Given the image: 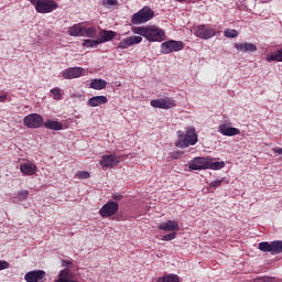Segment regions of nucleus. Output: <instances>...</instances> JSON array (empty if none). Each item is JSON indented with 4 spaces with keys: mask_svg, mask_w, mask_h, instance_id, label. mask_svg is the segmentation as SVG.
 <instances>
[{
    "mask_svg": "<svg viewBox=\"0 0 282 282\" xmlns=\"http://www.w3.org/2000/svg\"><path fill=\"white\" fill-rule=\"evenodd\" d=\"M221 184H224V180H216V181H213L209 186L210 188H217V186H221Z\"/></svg>",
    "mask_w": 282,
    "mask_h": 282,
    "instance_id": "35",
    "label": "nucleus"
},
{
    "mask_svg": "<svg viewBox=\"0 0 282 282\" xmlns=\"http://www.w3.org/2000/svg\"><path fill=\"white\" fill-rule=\"evenodd\" d=\"M120 209V205L117 202L109 200L100 209L99 215L104 218L113 217Z\"/></svg>",
    "mask_w": 282,
    "mask_h": 282,
    "instance_id": "8",
    "label": "nucleus"
},
{
    "mask_svg": "<svg viewBox=\"0 0 282 282\" xmlns=\"http://www.w3.org/2000/svg\"><path fill=\"white\" fill-rule=\"evenodd\" d=\"M97 45H100L99 40H84L83 47H96Z\"/></svg>",
    "mask_w": 282,
    "mask_h": 282,
    "instance_id": "30",
    "label": "nucleus"
},
{
    "mask_svg": "<svg viewBox=\"0 0 282 282\" xmlns=\"http://www.w3.org/2000/svg\"><path fill=\"white\" fill-rule=\"evenodd\" d=\"M234 47L237 52H242V54H250L257 52V46L250 42L235 43Z\"/></svg>",
    "mask_w": 282,
    "mask_h": 282,
    "instance_id": "16",
    "label": "nucleus"
},
{
    "mask_svg": "<svg viewBox=\"0 0 282 282\" xmlns=\"http://www.w3.org/2000/svg\"><path fill=\"white\" fill-rule=\"evenodd\" d=\"M132 32L143 36L150 43H162V41L166 40V33L158 25L133 26Z\"/></svg>",
    "mask_w": 282,
    "mask_h": 282,
    "instance_id": "1",
    "label": "nucleus"
},
{
    "mask_svg": "<svg viewBox=\"0 0 282 282\" xmlns=\"http://www.w3.org/2000/svg\"><path fill=\"white\" fill-rule=\"evenodd\" d=\"M69 36H85V26L82 23L74 24L68 30Z\"/></svg>",
    "mask_w": 282,
    "mask_h": 282,
    "instance_id": "22",
    "label": "nucleus"
},
{
    "mask_svg": "<svg viewBox=\"0 0 282 282\" xmlns=\"http://www.w3.org/2000/svg\"><path fill=\"white\" fill-rule=\"evenodd\" d=\"M31 6H34L39 14H50L54 10H58V3L54 0H28Z\"/></svg>",
    "mask_w": 282,
    "mask_h": 282,
    "instance_id": "3",
    "label": "nucleus"
},
{
    "mask_svg": "<svg viewBox=\"0 0 282 282\" xmlns=\"http://www.w3.org/2000/svg\"><path fill=\"white\" fill-rule=\"evenodd\" d=\"M171 158H173V160H180L182 158V152H172Z\"/></svg>",
    "mask_w": 282,
    "mask_h": 282,
    "instance_id": "38",
    "label": "nucleus"
},
{
    "mask_svg": "<svg viewBox=\"0 0 282 282\" xmlns=\"http://www.w3.org/2000/svg\"><path fill=\"white\" fill-rule=\"evenodd\" d=\"M109 102V99L107 96H94L88 99L87 105L88 107H100V105H107Z\"/></svg>",
    "mask_w": 282,
    "mask_h": 282,
    "instance_id": "19",
    "label": "nucleus"
},
{
    "mask_svg": "<svg viewBox=\"0 0 282 282\" xmlns=\"http://www.w3.org/2000/svg\"><path fill=\"white\" fill-rule=\"evenodd\" d=\"M259 250L261 252H270V254H281L282 252V241L274 240L271 242L263 241L258 245Z\"/></svg>",
    "mask_w": 282,
    "mask_h": 282,
    "instance_id": "5",
    "label": "nucleus"
},
{
    "mask_svg": "<svg viewBox=\"0 0 282 282\" xmlns=\"http://www.w3.org/2000/svg\"><path fill=\"white\" fill-rule=\"evenodd\" d=\"M107 87V80L105 79H91L90 82V89H96L97 91H100L102 89H106Z\"/></svg>",
    "mask_w": 282,
    "mask_h": 282,
    "instance_id": "25",
    "label": "nucleus"
},
{
    "mask_svg": "<svg viewBox=\"0 0 282 282\" xmlns=\"http://www.w3.org/2000/svg\"><path fill=\"white\" fill-rule=\"evenodd\" d=\"M85 75V69L82 67H69L62 72L63 78L66 80H72L74 78H80Z\"/></svg>",
    "mask_w": 282,
    "mask_h": 282,
    "instance_id": "12",
    "label": "nucleus"
},
{
    "mask_svg": "<svg viewBox=\"0 0 282 282\" xmlns=\"http://www.w3.org/2000/svg\"><path fill=\"white\" fill-rule=\"evenodd\" d=\"M175 1H177V3H184V1L186 0H175Z\"/></svg>",
    "mask_w": 282,
    "mask_h": 282,
    "instance_id": "45",
    "label": "nucleus"
},
{
    "mask_svg": "<svg viewBox=\"0 0 282 282\" xmlns=\"http://www.w3.org/2000/svg\"><path fill=\"white\" fill-rule=\"evenodd\" d=\"M118 164H120V158H118L116 154L104 155L100 160V166L102 169H111L113 166H118Z\"/></svg>",
    "mask_w": 282,
    "mask_h": 282,
    "instance_id": "14",
    "label": "nucleus"
},
{
    "mask_svg": "<svg viewBox=\"0 0 282 282\" xmlns=\"http://www.w3.org/2000/svg\"><path fill=\"white\" fill-rule=\"evenodd\" d=\"M28 195H30L28 189L21 191L18 193V196L14 197V202H25L28 199Z\"/></svg>",
    "mask_w": 282,
    "mask_h": 282,
    "instance_id": "29",
    "label": "nucleus"
},
{
    "mask_svg": "<svg viewBox=\"0 0 282 282\" xmlns=\"http://www.w3.org/2000/svg\"><path fill=\"white\" fill-rule=\"evenodd\" d=\"M67 265H74V263L72 261H69V260H63L62 267L63 268H67Z\"/></svg>",
    "mask_w": 282,
    "mask_h": 282,
    "instance_id": "39",
    "label": "nucleus"
},
{
    "mask_svg": "<svg viewBox=\"0 0 282 282\" xmlns=\"http://www.w3.org/2000/svg\"><path fill=\"white\" fill-rule=\"evenodd\" d=\"M26 282H45L47 281V273L43 270L29 271L24 275Z\"/></svg>",
    "mask_w": 282,
    "mask_h": 282,
    "instance_id": "11",
    "label": "nucleus"
},
{
    "mask_svg": "<svg viewBox=\"0 0 282 282\" xmlns=\"http://www.w3.org/2000/svg\"><path fill=\"white\" fill-rule=\"evenodd\" d=\"M142 41V36L140 35H132V36H128L122 39L119 42V50H128V47H131L133 45H140V42Z\"/></svg>",
    "mask_w": 282,
    "mask_h": 282,
    "instance_id": "13",
    "label": "nucleus"
},
{
    "mask_svg": "<svg viewBox=\"0 0 282 282\" xmlns=\"http://www.w3.org/2000/svg\"><path fill=\"white\" fill-rule=\"evenodd\" d=\"M156 282H180V276L177 274H167L158 278Z\"/></svg>",
    "mask_w": 282,
    "mask_h": 282,
    "instance_id": "26",
    "label": "nucleus"
},
{
    "mask_svg": "<svg viewBox=\"0 0 282 282\" xmlns=\"http://www.w3.org/2000/svg\"><path fill=\"white\" fill-rule=\"evenodd\" d=\"M208 158H195L191 163H189V169L192 171H206L208 169Z\"/></svg>",
    "mask_w": 282,
    "mask_h": 282,
    "instance_id": "15",
    "label": "nucleus"
},
{
    "mask_svg": "<svg viewBox=\"0 0 282 282\" xmlns=\"http://www.w3.org/2000/svg\"><path fill=\"white\" fill-rule=\"evenodd\" d=\"M8 268H10V263L6 260H0V271L8 270Z\"/></svg>",
    "mask_w": 282,
    "mask_h": 282,
    "instance_id": "36",
    "label": "nucleus"
},
{
    "mask_svg": "<svg viewBox=\"0 0 282 282\" xmlns=\"http://www.w3.org/2000/svg\"><path fill=\"white\" fill-rule=\"evenodd\" d=\"M43 122V116L39 113H30L23 119V124L28 127V129H41Z\"/></svg>",
    "mask_w": 282,
    "mask_h": 282,
    "instance_id": "7",
    "label": "nucleus"
},
{
    "mask_svg": "<svg viewBox=\"0 0 282 282\" xmlns=\"http://www.w3.org/2000/svg\"><path fill=\"white\" fill-rule=\"evenodd\" d=\"M194 34L197 39H203L204 41H208V39H213L217 34V31L214 28L207 26L205 24H199L194 29Z\"/></svg>",
    "mask_w": 282,
    "mask_h": 282,
    "instance_id": "6",
    "label": "nucleus"
},
{
    "mask_svg": "<svg viewBox=\"0 0 282 282\" xmlns=\"http://www.w3.org/2000/svg\"><path fill=\"white\" fill-rule=\"evenodd\" d=\"M273 151H274V153L282 155V148H274Z\"/></svg>",
    "mask_w": 282,
    "mask_h": 282,
    "instance_id": "43",
    "label": "nucleus"
},
{
    "mask_svg": "<svg viewBox=\"0 0 282 282\" xmlns=\"http://www.w3.org/2000/svg\"><path fill=\"white\" fill-rule=\"evenodd\" d=\"M267 63H282V48L275 51L274 53L268 54L265 58Z\"/></svg>",
    "mask_w": 282,
    "mask_h": 282,
    "instance_id": "24",
    "label": "nucleus"
},
{
    "mask_svg": "<svg viewBox=\"0 0 282 282\" xmlns=\"http://www.w3.org/2000/svg\"><path fill=\"white\" fill-rule=\"evenodd\" d=\"M184 47V42L182 41H167L161 44L162 54H171V52H181Z\"/></svg>",
    "mask_w": 282,
    "mask_h": 282,
    "instance_id": "9",
    "label": "nucleus"
},
{
    "mask_svg": "<svg viewBox=\"0 0 282 282\" xmlns=\"http://www.w3.org/2000/svg\"><path fill=\"white\" fill-rule=\"evenodd\" d=\"M36 164L30 162L20 165V171L23 175H34V173H36Z\"/></svg>",
    "mask_w": 282,
    "mask_h": 282,
    "instance_id": "21",
    "label": "nucleus"
},
{
    "mask_svg": "<svg viewBox=\"0 0 282 282\" xmlns=\"http://www.w3.org/2000/svg\"><path fill=\"white\" fill-rule=\"evenodd\" d=\"M159 230H165L166 232H173L175 230H180V223L176 220H167L165 223L158 224Z\"/></svg>",
    "mask_w": 282,
    "mask_h": 282,
    "instance_id": "18",
    "label": "nucleus"
},
{
    "mask_svg": "<svg viewBox=\"0 0 282 282\" xmlns=\"http://www.w3.org/2000/svg\"><path fill=\"white\" fill-rule=\"evenodd\" d=\"M225 36L227 39H237V36H239V32L235 29H227L225 30Z\"/></svg>",
    "mask_w": 282,
    "mask_h": 282,
    "instance_id": "31",
    "label": "nucleus"
},
{
    "mask_svg": "<svg viewBox=\"0 0 282 282\" xmlns=\"http://www.w3.org/2000/svg\"><path fill=\"white\" fill-rule=\"evenodd\" d=\"M124 196L120 195V194H116L112 196V199H115V202H120Z\"/></svg>",
    "mask_w": 282,
    "mask_h": 282,
    "instance_id": "40",
    "label": "nucleus"
},
{
    "mask_svg": "<svg viewBox=\"0 0 282 282\" xmlns=\"http://www.w3.org/2000/svg\"><path fill=\"white\" fill-rule=\"evenodd\" d=\"M117 33L115 31H107V30H101L99 32V43H109V41H113L116 39Z\"/></svg>",
    "mask_w": 282,
    "mask_h": 282,
    "instance_id": "20",
    "label": "nucleus"
},
{
    "mask_svg": "<svg viewBox=\"0 0 282 282\" xmlns=\"http://www.w3.org/2000/svg\"><path fill=\"white\" fill-rule=\"evenodd\" d=\"M153 17H155V12H153L151 8L144 7L132 15L131 23L133 25H142V23H148V21H151Z\"/></svg>",
    "mask_w": 282,
    "mask_h": 282,
    "instance_id": "4",
    "label": "nucleus"
},
{
    "mask_svg": "<svg viewBox=\"0 0 282 282\" xmlns=\"http://www.w3.org/2000/svg\"><path fill=\"white\" fill-rule=\"evenodd\" d=\"M177 133H178V138H184V132L178 131Z\"/></svg>",
    "mask_w": 282,
    "mask_h": 282,
    "instance_id": "44",
    "label": "nucleus"
},
{
    "mask_svg": "<svg viewBox=\"0 0 282 282\" xmlns=\"http://www.w3.org/2000/svg\"><path fill=\"white\" fill-rule=\"evenodd\" d=\"M0 102H8V95H0Z\"/></svg>",
    "mask_w": 282,
    "mask_h": 282,
    "instance_id": "41",
    "label": "nucleus"
},
{
    "mask_svg": "<svg viewBox=\"0 0 282 282\" xmlns=\"http://www.w3.org/2000/svg\"><path fill=\"white\" fill-rule=\"evenodd\" d=\"M176 237H177V232L174 231L172 234H167L163 236L162 241H173V239H175Z\"/></svg>",
    "mask_w": 282,
    "mask_h": 282,
    "instance_id": "33",
    "label": "nucleus"
},
{
    "mask_svg": "<svg viewBox=\"0 0 282 282\" xmlns=\"http://www.w3.org/2000/svg\"><path fill=\"white\" fill-rule=\"evenodd\" d=\"M218 132L221 133V135L232 137V135H239L241 133V130L239 128H232L228 127L226 123H221L218 127Z\"/></svg>",
    "mask_w": 282,
    "mask_h": 282,
    "instance_id": "17",
    "label": "nucleus"
},
{
    "mask_svg": "<svg viewBox=\"0 0 282 282\" xmlns=\"http://www.w3.org/2000/svg\"><path fill=\"white\" fill-rule=\"evenodd\" d=\"M258 282H272V279H270V278H260V279H258Z\"/></svg>",
    "mask_w": 282,
    "mask_h": 282,
    "instance_id": "42",
    "label": "nucleus"
},
{
    "mask_svg": "<svg viewBox=\"0 0 282 282\" xmlns=\"http://www.w3.org/2000/svg\"><path fill=\"white\" fill-rule=\"evenodd\" d=\"M151 107L154 109H173L175 107V100L171 97L161 99H153L150 101Z\"/></svg>",
    "mask_w": 282,
    "mask_h": 282,
    "instance_id": "10",
    "label": "nucleus"
},
{
    "mask_svg": "<svg viewBox=\"0 0 282 282\" xmlns=\"http://www.w3.org/2000/svg\"><path fill=\"white\" fill-rule=\"evenodd\" d=\"M197 130L193 127L186 128L184 139H178L175 143L177 149H188V147H195L198 142Z\"/></svg>",
    "mask_w": 282,
    "mask_h": 282,
    "instance_id": "2",
    "label": "nucleus"
},
{
    "mask_svg": "<svg viewBox=\"0 0 282 282\" xmlns=\"http://www.w3.org/2000/svg\"><path fill=\"white\" fill-rule=\"evenodd\" d=\"M45 129H50L51 131H63V123L55 120H46L44 123Z\"/></svg>",
    "mask_w": 282,
    "mask_h": 282,
    "instance_id": "23",
    "label": "nucleus"
},
{
    "mask_svg": "<svg viewBox=\"0 0 282 282\" xmlns=\"http://www.w3.org/2000/svg\"><path fill=\"white\" fill-rule=\"evenodd\" d=\"M104 6H118V0H106Z\"/></svg>",
    "mask_w": 282,
    "mask_h": 282,
    "instance_id": "37",
    "label": "nucleus"
},
{
    "mask_svg": "<svg viewBox=\"0 0 282 282\" xmlns=\"http://www.w3.org/2000/svg\"><path fill=\"white\" fill-rule=\"evenodd\" d=\"M224 166H226V163L224 162H213V159H209L208 161V169H210L212 171H219L221 169H224Z\"/></svg>",
    "mask_w": 282,
    "mask_h": 282,
    "instance_id": "27",
    "label": "nucleus"
},
{
    "mask_svg": "<svg viewBox=\"0 0 282 282\" xmlns=\"http://www.w3.org/2000/svg\"><path fill=\"white\" fill-rule=\"evenodd\" d=\"M98 35V30H96V28L91 26V28H85L84 31V36H87V39H96V36Z\"/></svg>",
    "mask_w": 282,
    "mask_h": 282,
    "instance_id": "28",
    "label": "nucleus"
},
{
    "mask_svg": "<svg viewBox=\"0 0 282 282\" xmlns=\"http://www.w3.org/2000/svg\"><path fill=\"white\" fill-rule=\"evenodd\" d=\"M76 177H78V180H89V172H77Z\"/></svg>",
    "mask_w": 282,
    "mask_h": 282,
    "instance_id": "34",
    "label": "nucleus"
},
{
    "mask_svg": "<svg viewBox=\"0 0 282 282\" xmlns=\"http://www.w3.org/2000/svg\"><path fill=\"white\" fill-rule=\"evenodd\" d=\"M51 94H53L54 100H61L63 98V93L61 91V88H58V87L51 89Z\"/></svg>",
    "mask_w": 282,
    "mask_h": 282,
    "instance_id": "32",
    "label": "nucleus"
}]
</instances>
